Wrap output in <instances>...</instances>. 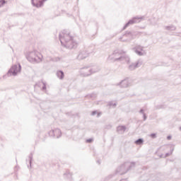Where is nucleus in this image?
Returning a JSON list of instances; mask_svg holds the SVG:
<instances>
[{
	"label": "nucleus",
	"mask_w": 181,
	"mask_h": 181,
	"mask_svg": "<svg viewBox=\"0 0 181 181\" xmlns=\"http://www.w3.org/2000/svg\"><path fill=\"white\" fill-rule=\"evenodd\" d=\"M21 64L13 65L9 70V76H16L18 73H21Z\"/></svg>",
	"instance_id": "obj_1"
},
{
	"label": "nucleus",
	"mask_w": 181,
	"mask_h": 181,
	"mask_svg": "<svg viewBox=\"0 0 181 181\" xmlns=\"http://www.w3.org/2000/svg\"><path fill=\"white\" fill-rule=\"evenodd\" d=\"M43 0H33V4L35 6H40Z\"/></svg>",
	"instance_id": "obj_2"
},
{
	"label": "nucleus",
	"mask_w": 181,
	"mask_h": 181,
	"mask_svg": "<svg viewBox=\"0 0 181 181\" xmlns=\"http://www.w3.org/2000/svg\"><path fill=\"white\" fill-rule=\"evenodd\" d=\"M143 142H144V141L142 139H138L137 141H135V144L136 145H141V144H143Z\"/></svg>",
	"instance_id": "obj_3"
},
{
	"label": "nucleus",
	"mask_w": 181,
	"mask_h": 181,
	"mask_svg": "<svg viewBox=\"0 0 181 181\" xmlns=\"http://www.w3.org/2000/svg\"><path fill=\"white\" fill-rule=\"evenodd\" d=\"M92 115H96V117H100V113L98 112H93Z\"/></svg>",
	"instance_id": "obj_4"
},
{
	"label": "nucleus",
	"mask_w": 181,
	"mask_h": 181,
	"mask_svg": "<svg viewBox=\"0 0 181 181\" xmlns=\"http://www.w3.org/2000/svg\"><path fill=\"white\" fill-rule=\"evenodd\" d=\"M59 76H61V78H63L64 77V74L63 72L59 71L58 72Z\"/></svg>",
	"instance_id": "obj_5"
},
{
	"label": "nucleus",
	"mask_w": 181,
	"mask_h": 181,
	"mask_svg": "<svg viewBox=\"0 0 181 181\" xmlns=\"http://www.w3.org/2000/svg\"><path fill=\"white\" fill-rule=\"evenodd\" d=\"M151 138H156V134H151Z\"/></svg>",
	"instance_id": "obj_6"
},
{
	"label": "nucleus",
	"mask_w": 181,
	"mask_h": 181,
	"mask_svg": "<svg viewBox=\"0 0 181 181\" xmlns=\"http://www.w3.org/2000/svg\"><path fill=\"white\" fill-rule=\"evenodd\" d=\"M167 139H168V141L170 140V139H172V136H168L167 137Z\"/></svg>",
	"instance_id": "obj_7"
}]
</instances>
